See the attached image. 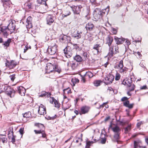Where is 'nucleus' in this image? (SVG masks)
I'll return each instance as SVG.
<instances>
[{
  "mask_svg": "<svg viewBox=\"0 0 148 148\" xmlns=\"http://www.w3.org/2000/svg\"><path fill=\"white\" fill-rule=\"evenodd\" d=\"M79 114L81 115L83 114V107H82L81 108V111H79Z\"/></svg>",
  "mask_w": 148,
  "mask_h": 148,
  "instance_id": "nucleus-59",
  "label": "nucleus"
},
{
  "mask_svg": "<svg viewBox=\"0 0 148 148\" xmlns=\"http://www.w3.org/2000/svg\"><path fill=\"white\" fill-rule=\"evenodd\" d=\"M71 37L63 34H61L59 37V40L62 43H67L71 41Z\"/></svg>",
  "mask_w": 148,
  "mask_h": 148,
  "instance_id": "nucleus-7",
  "label": "nucleus"
},
{
  "mask_svg": "<svg viewBox=\"0 0 148 148\" xmlns=\"http://www.w3.org/2000/svg\"><path fill=\"white\" fill-rule=\"evenodd\" d=\"M90 109V107L85 106H84V114L87 113Z\"/></svg>",
  "mask_w": 148,
  "mask_h": 148,
  "instance_id": "nucleus-38",
  "label": "nucleus"
},
{
  "mask_svg": "<svg viewBox=\"0 0 148 148\" xmlns=\"http://www.w3.org/2000/svg\"><path fill=\"white\" fill-rule=\"evenodd\" d=\"M10 133H11L12 135L13 136V137H12V138L11 142L12 143H14L15 142V139L14 138V137L13 135V131H10L9 132V134H10Z\"/></svg>",
  "mask_w": 148,
  "mask_h": 148,
  "instance_id": "nucleus-46",
  "label": "nucleus"
},
{
  "mask_svg": "<svg viewBox=\"0 0 148 148\" xmlns=\"http://www.w3.org/2000/svg\"><path fill=\"white\" fill-rule=\"evenodd\" d=\"M114 68L118 69L119 72L121 73H126L128 71V68L125 67H124L123 62L122 60H121L119 62L118 66H115Z\"/></svg>",
  "mask_w": 148,
  "mask_h": 148,
  "instance_id": "nucleus-5",
  "label": "nucleus"
},
{
  "mask_svg": "<svg viewBox=\"0 0 148 148\" xmlns=\"http://www.w3.org/2000/svg\"><path fill=\"white\" fill-rule=\"evenodd\" d=\"M54 68V70L53 71V72L54 71L57 72L59 73H60L61 71V69L58 67L57 66H55Z\"/></svg>",
  "mask_w": 148,
  "mask_h": 148,
  "instance_id": "nucleus-44",
  "label": "nucleus"
},
{
  "mask_svg": "<svg viewBox=\"0 0 148 148\" xmlns=\"http://www.w3.org/2000/svg\"><path fill=\"white\" fill-rule=\"evenodd\" d=\"M0 139L3 143L6 142V139L5 135H0Z\"/></svg>",
  "mask_w": 148,
  "mask_h": 148,
  "instance_id": "nucleus-40",
  "label": "nucleus"
},
{
  "mask_svg": "<svg viewBox=\"0 0 148 148\" xmlns=\"http://www.w3.org/2000/svg\"><path fill=\"white\" fill-rule=\"evenodd\" d=\"M86 10L85 12V19L88 20L90 18V8L88 6L86 7Z\"/></svg>",
  "mask_w": 148,
  "mask_h": 148,
  "instance_id": "nucleus-23",
  "label": "nucleus"
},
{
  "mask_svg": "<svg viewBox=\"0 0 148 148\" xmlns=\"http://www.w3.org/2000/svg\"><path fill=\"white\" fill-rule=\"evenodd\" d=\"M57 45L54 42H51L47 49L49 54L50 55L55 54L57 50Z\"/></svg>",
  "mask_w": 148,
  "mask_h": 148,
  "instance_id": "nucleus-4",
  "label": "nucleus"
},
{
  "mask_svg": "<svg viewBox=\"0 0 148 148\" xmlns=\"http://www.w3.org/2000/svg\"><path fill=\"white\" fill-rule=\"evenodd\" d=\"M0 31L1 33L2 34L3 37L7 38L9 35V31L6 26H2L0 27Z\"/></svg>",
  "mask_w": 148,
  "mask_h": 148,
  "instance_id": "nucleus-9",
  "label": "nucleus"
},
{
  "mask_svg": "<svg viewBox=\"0 0 148 148\" xmlns=\"http://www.w3.org/2000/svg\"><path fill=\"white\" fill-rule=\"evenodd\" d=\"M43 1V0H37L36 2L39 5L42 4V2Z\"/></svg>",
  "mask_w": 148,
  "mask_h": 148,
  "instance_id": "nucleus-58",
  "label": "nucleus"
},
{
  "mask_svg": "<svg viewBox=\"0 0 148 148\" xmlns=\"http://www.w3.org/2000/svg\"><path fill=\"white\" fill-rule=\"evenodd\" d=\"M42 131V130H34V132L36 134H41Z\"/></svg>",
  "mask_w": 148,
  "mask_h": 148,
  "instance_id": "nucleus-56",
  "label": "nucleus"
},
{
  "mask_svg": "<svg viewBox=\"0 0 148 148\" xmlns=\"http://www.w3.org/2000/svg\"><path fill=\"white\" fill-rule=\"evenodd\" d=\"M114 49H115V51L114 52V54L116 53H117L119 52V48L118 47L117 45H115L114 46Z\"/></svg>",
  "mask_w": 148,
  "mask_h": 148,
  "instance_id": "nucleus-51",
  "label": "nucleus"
},
{
  "mask_svg": "<svg viewBox=\"0 0 148 148\" xmlns=\"http://www.w3.org/2000/svg\"><path fill=\"white\" fill-rule=\"evenodd\" d=\"M10 79L12 81H13L14 80V79L15 78V75L13 74V75H10Z\"/></svg>",
  "mask_w": 148,
  "mask_h": 148,
  "instance_id": "nucleus-54",
  "label": "nucleus"
},
{
  "mask_svg": "<svg viewBox=\"0 0 148 148\" xmlns=\"http://www.w3.org/2000/svg\"><path fill=\"white\" fill-rule=\"evenodd\" d=\"M71 14V12L69 11H67L64 14H62V16L64 17H66L68 16L69 15Z\"/></svg>",
  "mask_w": 148,
  "mask_h": 148,
  "instance_id": "nucleus-48",
  "label": "nucleus"
},
{
  "mask_svg": "<svg viewBox=\"0 0 148 148\" xmlns=\"http://www.w3.org/2000/svg\"><path fill=\"white\" fill-rule=\"evenodd\" d=\"M42 134V137L43 138H45L46 137V135L45 133V132L42 130L41 133Z\"/></svg>",
  "mask_w": 148,
  "mask_h": 148,
  "instance_id": "nucleus-60",
  "label": "nucleus"
},
{
  "mask_svg": "<svg viewBox=\"0 0 148 148\" xmlns=\"http://www.w3.org/2000/svg\"><path fill=\"white\" fill-rule=\"evenodd\" d=\"M131 129V125H128L127 127L125 128V133H127Z\"/></svg>",
  "mask_w": 148,
  "mask_h": 148,
  "instance_id": "nucleus-43",
  "label": "nucleus"
},
{
  "mask_svg": "<svg viewBox=\"0 0 148 148\" xmlns=\"http://www.w3.org/2000/svg\"><path fill=\"white\" fill-rule=\"evenodd\" d=\"M31 113L30 112H26L23 114V116L24 117L29 118L31 117Z\"/></svg>",
  "mask_w": 148,
  "mask_h": 148,
  "instance_id": "nucleus-41",
  "label": "nucleus"
},
{
  "mask_svg": "<svg viewBox=\"0 0 148 148\" xmlns=\"http://www.w3.org/2000/svg\"><path fill=\"white\" fill-rule=\"evenodd\" d=\"M103 12H101L99 8H96L93 12V19L95 21H97L99 19H101L103 16Z\"/></svg>",
  "mask_w": 148,
  "mask_h": 148,
  "instance_id": "nucleus-3",
  "label": "nucleus"
},
{
  "mask_svg": "<svg viewBox=\"0 0 148 148\" xmlns=\"http://www.w3.org/2000/svg\"><path fill=\"white\" fill-rule=\"evenodd\" d=\"M74 59L78 62L82 61L83 60L82 58L79 55H76L74 57Z\"/></svg>",
  "mask_w": 148,
  "mask_h": 148,
  "instance_id": "nucleus-30",
  "label": "nucleus"
},
{
  "mask_svg": "<svg viewBox=\"0 0 148 148\" xmlns=\"http://www.w3.org/2000/svg\"><path fill=\"white\" fill-rule=\"evenodd\" d=\"M89 55L87 52H84V57H86V58H88Z\"/></svg>",
  "mask_w": 148,
  "mask_h": 148,
  "instance_id": "nucleus-62",
  "label": "nucleus"
},
{
  "mask_svg": "<svg viewBox=\"0 0 148 148\" xmlns=\"http://www.w3.org/2000/svg\"><path fill=\"white\" fill-rule=\"evenodd\" d=\"M78 65V63L76 61H69L67 62L68 66H71L73 70L77 69Z\"/></svg>",
  "mask_w": 148,
  "mask_h": 148,
  "instance_id": "nucleus-17",
  "label": "nucleus"
},
{
  "mask_svg": "<svg viewBox=\"0 0 148 148\" xmlns=\"http://www.w3.org/2000/svg\"><path fill=\"white\" fill-rule=\"evenodd\" d=\"M9 87V86H8L7 85L2 86H1V88L3 89V91L5 92L6 91H7V90L8 88Z\"/></svg>",
  "mask_w": 148,
  "mask_h": 148,
  "instance_id": "nucleus-49",
  "label": "nucleus"
},
{
  "mask_svg": "<svg viewBox=\"0 0 148 148\" xmlns=\"http://www.w3.org/2000/svg\"><path fill=\"white\" fill-rule=\"evenodd\" d=\"M94 27L93 25L91 23H88L87 24L85 28L86 30H90Z\"/></svg>",
  "mask_w": 148,
  "mask_h": 148,
  "instance_id": "nucleus-29",
  "label": "nucleus"
},
{
  "mask_svg": "<svg viewBox=\"0 0 148 148\" xmlns=\"http://www.w3.org/2000/svg\"><path fill=\"white\" fill-rule=\"evenodd\" d=\"M18 92L21 96H24L26 92V90L22 86H20L17 87Z\"/></svg>",
  "mask_w": 148,
  "mask_h": 148,
  "instance_id": "nucleus-20",
  "label": "nucleus"
},
{
  "mask_svg": "<svg viewBox=\"0 0 148 148\" xmlns=\"http://www.w3.org/2000/svg\"><path fill=\"white\" fill-rule=\"evenodd\" d=\"M57 117V115L55 114L54 116H47L45 117V118L47 120H53L56 119Z\"/></svg>",
  "mask_w": 148,
  "mask_h": 148,
  "instance_id": "nucleus-36",
  "label": "nucleus"
},
{
  "mask_svg": "<svg viewBox=\"0 0 148 148\" xmlns=\"http://www.w3.org/2000/svg\"><path fill=\"white\" fill-rule=\"evenodd\" d=\"M101 46L99 44H97L94 45L92 49V52L94 54H98L100 52Z\"/></svg>",
  "mask_w": 148,
  "mask_h": 148,
  "instance_id": "nucleus-12",
  "label": "nucleus"
},
{
  "mask_svg": "<svg viewBox=\"0 0 148 148\" xmlns=\"http://www.w3.org/2000/svg\"><path fill=\"white\" fill-rule=\"evenodd\" d=\"M6 60V62L5 63V66L10 69L14 68L16 65V62L14 60H11L10 62L7 60Z\"/></svg>",
  "mask_w": 148,
  "mask_h": 148,
  "instance_id": "nucleus-11",
  "label": "nucleus"
},
{
  "mask_svg": "<svg viewBox=\"0 0 148 148\" xmlns=\"http://www.w3.org/2000/svg\"><path fill=\"white\" fill-rule=\"evenodd\" d=\"M63 92L64 93L66 94H69L71 93V89L69 88L64 89L63 90Z\"/></svg>",
  "mask_w": 148,
  "mask_h": 148,
  "instance_id": "nucleus-39",
  "label": "nucleus"
},
{
  "mask_svg": "<svg viewBox=\"0 0 148 148\" xmlns=\"http://www.w3.org/2000/svg\"><path fill=\"white\" fill-rule=\"evenodd\" d=\"M134 54L136 56H138V57L139 58H140L141 57V55L139 52H135Z\"/></svg>",
  "mask_w": 148,
  "mask_h": 148,
  "instance_id": "nucleus-53",
  "label": "nucleus"
},
{
  "mask_svg": "<svg viewBox=\"0 0 148 148\" xmlns=\"http://www.w3.org/2000/svg\"><path fill=\"white\" fill-rule=\"evenodd\" d=\"M35 125L42 130L44 129V128L43 125L41 123H38L35 124Z\"/></svg>",
  "mask_w": 148,
  "mask_h": 148,
  "instance_id": "nucleus-45",
  "label": "nucleus"
},
{
  "mask_svg": "<svg viewBox=\"0 0 148 148\" xmlns=\"http://www.w3.org/2000/svg\"><path fill=\"white\" fill-rule=\"evenodd\" d=\"M50 102L52 103H53V102L55 105V107L57 108H60V103L59 102L55 99L53 97L51 98V100H50Z\"/></svg>",
  "mask_w": 148,
  "mask_h": 148,
  "instance_id": "nucleus-25",
  "label": "nucleus"
},
{
  "mask_svg": "<svg viewBox=\"0 0 148 148\" xmlns=\"http://www.w3.org/2000/svg\"><path fill=\"white\" fill-rule=\"evenodd\" d=\"M106 141V139L105 137L101 138V142L102 144H105Z\"/></svg>",
  "mask_w": 148,
  "mask_h": 148,
  "instance_id": "nucleus-52",
  "label": "nucleus"
},
{
  "mask_svg": "<svg viewBox=\"0 0 148 148\" xmlns=\"http://www.w3.org/2000/svg\"><path fill=\"white\" fill-rule=\"evenodd\" d=\"M19 132L20 134L21 135H22L24 133L23 130V129H22V128H21L20 129V130H19Z\"/></svg>",
  "mask_w": 148,
  "mask_h": 148,
  "instance_id": "nucleus-63",
  "label": "nucleus"
},
{
  "mask_svg": "<svg viewBox=\"0 0 148 148\" xmlns=\"http://www.w3.org/2000/svg\"><path fill=\"white\" fill-rule=\"evenodd\" d=\"M71 82L73 84V86H74L75 84L79 82V80L76 77L73 78L71 80Z\"/></svg>",
  "mask_w": 148,
  "mask_h": 148,
  "instance_id": "nucleus-34",
  "label": "nucleus"
},
{
  "mask_svg": "<svg viewBox=\"0 0 148 148\" xmlns=\"http://www.w3.org/2000/svg\"><path fill=\"white\" fill-rule=\"evenodd\" d=\"M93 74L90 71L86 72V73L84 75V77H88L89 78H91L93 76Z\"/></svg>",
  "mask_w": 148,
  "mask_h": 148,
  "instance_id": "nucleus-35",
  "label": "nucleus"
},
{
  "mask_svg": "<svg viewBox=\"0 0 148 148\" xmlns=\"http://www.w3.org/2000/svg\"><path fill=\"white\" fill-rule=\"evenodd\" d=\"M143 147L142 142L140 140L134 141V148H142Z\"/></svg>",
  "mask_w": 148,
  "mask_h": 148,
  "instance_id": "nucleus-21",
  "label": "nucleus"
},
{
  "mask_svg": "<svg viewBox=\"0 0 148 148\" xmlns=\"http://www.w3.org/2000/svg\"><path fill=\"white\" fill-rule=\"evenodd\" d=\"M54 17L51 15H48L46 18L47 23L49 25H51L54 21Z\"/></svg>",
  "mask_w": 148,
  "mask_h": 148,
  "instance_id": "nucleus-18",
  "label": "nucleus"
},
{
  "mask_svg": "<svg viewBox=\"0 0 148 148\" xmlns=\"http://www.w3.org/2000/svg\"><path fill=\"white\" fill-rule=\"evenodd\" d=\"M143 123L142 121H140V122H138L137 124V127L138 128H139L140 127L141 125Z\"/></svg>",
  "mask_w": 148,
  "mask_h": 148,
  "instance_id": "nucleus-57",
  "label": "nucleus"
},
{
  "mask_svg": "<svg viewBox=\"0 0 148 148\" xmlns=\"http://www.w3.org/2000/svg\"><path fill=\"white\" fill-rule=\"evenodd\" d=\"M109 127L112 129V130L114 133V138L116 140L119 139L120 138V134L121 131L120 128L117 125L113 127L112 126V123H111Z\"/></svg>",
  "mask_w": 148,
  "mask_h": 148,
  "instance_id": "nucleus-2",
  "label": "nucleus"
},
{
  "mask_svg": "<svg viewBox=\"0 0 148 148\" xmlns=\"http://www.w3.org/2000/svg\"><path fill=\"white\" fill-rule=\"evenodd\" d=\"M72 36L75 38H76L77 39L81 37V35L79 33L78 31H77L76 33L75 32L74 33H73Z\"/></svg>",
  "mask_w": 148,
  "mask_h": 148,
  "instance_id": "nucleus-31",
  "label": "nucleus"
},
{
  "mask_svg": "<svg viewBox=\"0 0 148 148\" xmlns=\"http://www.w3.org/2000/svg\"><path fill=\"white\" fill-rule=\"evenodd\" d=\"M134 76H132L130 78V81H129L128 80H126V81L124 80L122 82V84L125 85H127L128 87V84H129V83H131L132 82V81H133L132 79V77H133Z\"/></svg>",
  "mask_w": 148,
  "mask_h": 148,
  "instance_id": "nucleus-33",
  "label": "nucleus"
},
{
  "mask_svg": "<svg viewBox=\"0 0 148 148\" xmlns=\"http://www.w3.org/2000/svg\"><path fill=\"white\" fill-rule=\"evenodd\" d=\"M101 12H103V15L104 14H107L109 11V6H108L107 8H106V9L103 10L102 11L101 10Z\"/></svg>",
  "mask_w": 148,
  "mask_h": 148,
  "instance_id": "nucleus-37",
  "label": "nucleus"
},
{
  "mask_svg": "<svg viewBox=\"0 0 148 148\" xmlns=\"http://www.w3.org/2000/svg\"><path fill=\"white\" fill-rule=\"evenodd\" d=\"M135 88V85L134 84H132V82L129 83L128 84V87L127 90L130 91H134Z\"/></svg>",
  "mask_w": 148,
  "mask_h": 148,
  "instance_id": "nucleus-27",
  "label": "nucleus"
},
{
  "mask_svg": "<svg viewBox=\"0 0 148 148\" xmlns=\"http://www.w3.org/2000/svg\"><path fill=\"white\" fill-rule=\"evenodd\" d=\"M128 98L126 97H123L121 99V101H124L123 103V105L126 107H128L129 109H131L133 108L134 104L133 103L130 104V102L127 100Z\"/></svg>",
  "mask_w": 148,
  "mask_h": 148,
  "instance_id": "nucleus-8",
  "label": "nucleus"
},
{
  "mask_svg": "<svg viewBox=\"0 0 148 148\" xmlns=\"http://www.w3.org/2000/svg\"><path fill=\"white\" fill-rule=\"evenodd\" d=\"M32 18L31 16H29L26 20V26L27 28H30L32 27Z\"/></svg>",
  "mask_w": 148,
  "mask_h": 148,
  "instance_id": "nucleus-22",
  "label": "nucleus"
},
{
  "mask_svg": "<svg viewBox=\"0 0 148 148\" xmlns=\"http://www.w3.org/2000/svg\"><path fill=\"white\" fill-rule=\"evenodd\" d=\"M38 112L40 115H44L46 113V107L43 105L41 104L38 109Z\"/></svg>",
  "mask_w": 148,
  "mask_h": 148,
  "instance_id": "nucleus-15",
  "label": "nucleus"
},
{
  "mask_svg": "<svg viewBox=\"0 0 148 148\" xmlns=\"http://www.w3.org/2000/svg\"><path fill=\"white\" fill-rule=\"evenodd\" d=\"M64 51L66 57L67 58L71 57L73 54V51L71 49V47L67 46L64 49Z\"/></svg>",
  "mask_w": 148,
  "mask_h": 148,
  "instance_id": "nucleus-10",
  "label": "nucleus"
},
{
  "mask_svg": "<svg viewBox=\"0 0 148 148\" xmlns=\"http://www.w3.org/2000/svg\"><path fill=\"white\" fill-rule=\"evenodd\" d=\"M7 27L8 30L10 32V34H11L14 31L16 27L15 24L11 21Z\"/></svg>",
  "mask_w": 148,
  "mask_h": 148,
  "instance_id": "nucleus-16",
  "label": "nucleus"
},
{
  "mask_svg": "<svg viewBox=\"0 0 148 148\" xmlns=\"http://www.w3.org/2000/svg\"><path fill=\"white\" fill-rule=\"evenodd\" d=\"M82 141V138H78V139L76 140V142L77 143L78 142H81Z\"/></svg>",
  "mask_w": 148,
  "mask_h": 148,
  "instance_id": "nucleus-61",
  "label": "nucleus"
},
{
  "mask_svg": "<svg viewBox=\"0 0 148 148\" xmlns=\"http://www.w3.org/2000/svg\"><path fill=\"white\" fill-rule=\"evenodd\" d=\"M51 95V94L50 93H48L47 92H42L41 94L40 95V96L43 97L44 96H45L46 95H47V96H48L49 95Z\"/></svg>",
  "mask_w": 148,
  "mask_h": 148,
  "instance_id": "nucleus-47",
  "label": "nucleus"
},
{
  "mask_svg": "<svg viewBox=\"0 0 148 148\" xmlns=\"http://www.w3.org/2000/svg\"><path fill=\"white\" fill-rule=\"evenodd\" d=\"M4 10L6 12L10 10L11 2L9 0H2Z\"/></svg>",
  "mask_w": 148,
  "mask_h": 148,
  "instance_id": "nucleus-13",
  "label": "nucleus"
},
{
  "mask_svg": "<svg viewBox=\"0 0 148 148\" xmlns=\"http://www.w3.org/2000/svg\"><path fill=\"white\" fill-rule=\"evenodd\" d=\"M11 42V39L9 38L6 41H5L3 44L5 49H7L10 46V44Z\"/></svg>",
  "mask_w": 148,
  "mask_h": 148,
  "instance_id": "nucleus-26",
  "label": "nucleus"
},
{
  "mask_svg": "<svg viewBox=\"0 0 148 148\" xmlns=\"http://www.w3.org/2000/svg\"><path fill=\"white\" fill-rule=\"evenodd\" d=\"M15 91L10 86L5 92L6 94L11 97H13L14 95Z\"/></svg>",
  "mask_w": 148,
  "mask_h": 148,
  "instance_id": "nucleus-19",
  "label": "nucleus"
},
{
  "mask_svg": "<svg viewBox=\"0 0 148 148\" xmlns=\"http://www.w3.org/2000/svg\"><path fill=\"white\" fill-rule=\"evenodd\" d=\"M147 88V87L146 85H144L141 87L140 89H145Z\"/></svg>",
  "mask_w": 148,
  "mask_h": 148,
  "instance_id": "nucleus-64",
  "label": "nucleus"
},
{
  "mask_svg": "<svg viewBox=\"0 0 148 148\" xmlns=\"http://www.w3.org/2000/svg\"><path fill=\"white\" fill-rule=\"evenodd\" d=\"M54 66L52 64L50 63H48L46 66V73H49L51 72H53L54 70Z\"/></svg>",
  "mask_w": 148,
  "mask_h": 148,
  "instance_id": "nucleus-14",
  "label": "nucleus"
},
{
  "mask_svg": "<svg viewBox=\"0 0 148 148\" xmlns=\"http://www.w3.org/2000/svg\"><path fill=\"white\" fill-rule=\"evenodd\" d=\"M114 39L116 42V43L117 44H122L124 40L122 38H118L116 37L114 38Z\"/></svg>",
  "mask_w": 148,
  "mask_h": 148,
  "instance_id": "nucleus-28",
  "label": "nucleus"
},
{
  "mask_svg": "<svg viewBox=\"0 0 148 148\" xmlns=\"http://www.w3.org/2000/svg\"><path fill=\"white\" fill-rule=\"evenodd\" d=\"M120 77H121V75H120V74L118 73H116V76H115V80H119L120 79Z\"/></svg>",
  "mask_w": 148,
  "mask_h": 148,
  "instance_id": "nucleus-50",
  "label": "nucleus"
},
{
  "mask_svg": "<svg viewBox=\"0 0 148 148\" xmlns=\"http://www.w3.org/2000/svg\"><path fill=\"white\" fill-rule=\"evenodd\" d=\"M113 37L110 35H108L106 39V43L109 47V51L108 56L110 57H112L114 54L113 46H111L113 42Z\"/></svg>",
  "mask_w": 148,
  "mask_h": 148,
  "instance_id": "nucleus-1",
  "label": "nucleus"
},
{
  "mask_svg": "<svg viewBox=\"0 0 148 148\" xmlns=\"http://www.w3.org/2000/svg\"><path fill=\"white\" fill-rule=\"evenodd\" d=\"M26 5V6H27V8L30 9L31 7V3H27L25 4Z\"/></svg>",
  "mask_w": 148,
  "mask_h": 148,
  "instance_id": "nucleus-55",
  "label": "nucleus"
},
{
  "mask_svg": "<svg viewBox=\"0 0 148 148\" xmlns=\"http://www.w3.org/2000/svg\"><path fill=\"white\" fill-rule=\"evenodd\" d=\"M114 79V76L112 74H110L107 75L104 79L103 80V82L106 85L112 83Z\"/></svg>",
  "mask_w": 148,
  "mask_h": 148,
  "instance_id": "nucleus-6",
  "label": "nucleus"
},
{
  "mask_svg": "<svg viewBox=\"0 0 148 148\" xmlns=\"http://www.w3.org/2000/svg\"><path fill=\"white\" fill-rule=\"evenodd\" d=\"M103 81L101 80H95L94 82V84L95 86H98L100 85L101 83L103 82Z\"/></svg>",
  "mask_w": 148,
  "mask_h": 148,
  "instance_id": "nucleus-32",
  "label": "nucleus"
},
{
  "mask_svg": "<svg viewBox=\"0 0 148 148\" xmlns=\"http://www.w3.org/2000/svg\"><path fill=\"white\" fill-rule=\"evenodd\" d=\"M94 143V142L93 141H88L86 142L85 148H90L91 144L93 143Z\"/></svg>",
  "mask_w": 148,
  "mask_h": 148,
  "instance_id": "nucleus-42",
  "label": "nucleus"
},
{
  "mask_svg": "<svg viewBox=\"0 0 148 148\" xmlns=\"http://www.w3.org/2000/svg\"><path fill=\"white\" fill-rule=\"evenodd\" d=\"M70 7L71 8L73 11L74 13L78 14L79 13L80 11V8L79 6H75L74 5H72L70 6Z\"/></svg>",
  "mask_w": 148,
  "mask_h": 148,
  "instance_id": "nucleus-24",
  "label": "nucleus"
}]
</instances>
